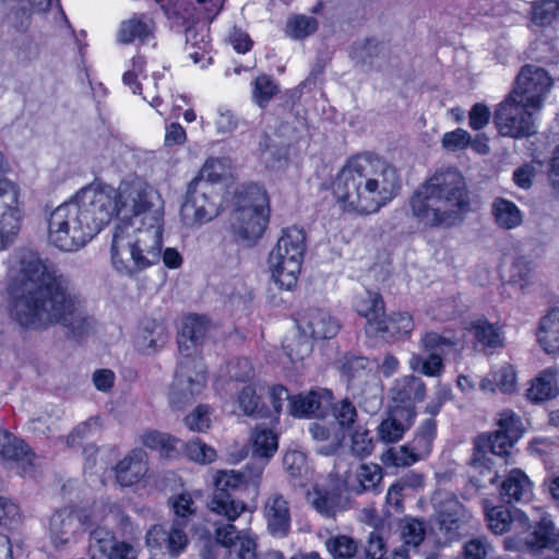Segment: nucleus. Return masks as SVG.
I'll return each mask as SVG.
<instances>
[{
	"label": "nucleus",
	"mask_w": 559,
	"mask_h": 559,
	"mask_svg": "<svg viewBox=\"0 0 559 559\" xmlns=\"http://www.w3.org/2000/svg\"><path fill=\"white\" fill-rule=\"evenodd\" d=\"M235 209L270 212L266 190L255 182L241 186L235 194Z\"/></svg>",
	"instance_id": "obj_34"
},
{
	"label": "nucleus",
	"mask_w": 559,
	"mask_h": 559,
	"mask_svg": "<svg viewBox=\"0 0 559 559\" xmlns=\"http://www.w3.org/2000/svg\"><path fill=\"white\" fill-rule=\"evenodd\" d=\"M414 329V321L407 312L383 316L372 329L370 335H380L385 340H399L408 336Z\"/></svg>",
	"instance_id": "obj_32"
},
{
	"label": "nucleus",
	"mask_w": 559,
	"mask_h": 559,
	"mask_svg": "<svg viewBox=\"0 0 559 559\" xmlns=\"http://www.w3.org/2000/svg\"><path fill=\"white\" fill-rule=\"evenodd\" d=\"M538 342L548 354L559 350V308H552L540 320Z\"/></svg>",
	"instance_id": "obj_38"
},
{
	"label": "nucleus",
	"mask_w": 559,
	"mask_h": 559,
	"mask_svg": "<svg viewBox=\"0 0 559 559\" xmlns=\"http://www.w3.org/2000/svg\"><path fill=\"white\" fill-rule=\"evenodd\" d=\"M264 462L248 463L243 471H219L216 473L215 490L209 502L212 512L224 515L226 521L234 522L245 510L246 504L240 498L243 492L258 495Z\"/></svg>",
	"instance_id": "obj_6"
},
{
	"label": "nucleus",
	"mask_w": 559,
	"mask_h": 559,
	"mask_svg": "<svg viewBox=\"0 0 559 559\" xmlns=\"http://www.w3.org/2000/svg\"><path fill=\"white\" fill-rule=\"evenodd\" d=\"M0 455L5 461L31 463L29 450L24 441L1 429Z\"/></svg>",
	"instance_id": "obj_40"
},
{
	"label": "nucleus",
	"mask_w": 559,
	"mask_h": 559,
	"mask_svg": "<svg viewBox=\"0 0 559 559\" xmlns=\"http://www.w3.org/2000/svg\"><path fill=\"white\" fill-rule=\"evenodd\" d=\"M399 528L405 546L416 549L425 539L426 524L421 520L405 516L400 521Z\"/></svg>",
	"instance_id": "obj_45"
},
{
	"label": "nucleus",
	"mask_w": 559,
	"mask_h": 559,
	"mask_svg": "<svg viewBox=\"0 0 559 559\" xmlns=\"http://www.w3.org/2000/svg\"><path fill=\"white\" fill-rule=\"evenodd\" d=\"M288 397L286 386H243L237 402L246 416L266 418L278 414Z\"/></svg>",
	"instance_id": "obj_14"
},
{
	"label": "nucleus",
	"mask_w": 559,
	"mask_h": 559,
	"mask_svg": "<svg viewBox=\"0 0 559 559\" xmlns=\"http://www.w3.org/2000/svg\"><path fill=\"white\" fill-rule=\"evenodd\" d=\"M252 441L253 453L249 463L263 461L265 467L277 450V436L267 428L257 427Z\"/></svg>",
	"instance_id": "obj_39"
},
{
	"label": "nucleus",
	"mask_w": 559,
	"mask_h": 559,
	"mask_svg": "<svg viewBox=\"0 0 559 559\" xmlns=\"http://www.w3.org/2000/svg\"><path fill=\"white\" fill-rule=\"evenodd\" d=\"M254 378V368L248 358H236L230 360L221 373L218 381L247 383Z\"/></svg>",
	"instance_id": "obj_44"
},
{
	"label": "nucleus",
	"mask_w": 559,
	"mask_h": 559,
	"mask_svg": "<svg viewBox=\"0 0 559 559\" xmlns=\"http://www.w3.org/2000/svg\"><path fill=\"white\" fill-rule=\"evenodd\" d=\"M472 331L477 343L484 348H497L503 344L500 328L486 320L476 321Z\"/></svg>",
	"instance_id": "obj_50"
},
{
	"label": "nucleus",
	"mask_w": 559,
	"mask_h": 559,
	"mask_svg": "<svg viewBox=\"0 0 559 559\" xmlns=\"http://www.w3.org/2000/svg\"><path fill=\"white\" fill-rule=\"evenodd\" d=\"M181 522L173 521L167 528L163 524L153 525L145 536L146 546L154 554H162L170 558L179 557L187 548L189 539Z\"/></svg>",
	"instance_id": "obj_17"
},
{
	"label": "nucleus",
	"mask_w": 559,
	"mask_h": 559,
	"mask_svg": "<svg viewBox=\"0 0 559 559\" xmlns=\"http://www.w3.org/2000/svg\"><path fill=\"white\" fill-rule=\"evenodd\" d=\"M526 544L538 554V559H559V530L547 516L539 520Z\"/></svg>",
	"instance_id": "obj_20"
},
{
	"label": "nucleus",
	"mask_w": 559,
	"mask_h": 559,
	"mask_svg": "<svg viewBox=\"0 0 559 559\" xmlns=\"http://www.w3.org/2000/svg\"><path fill=\"white\" fill-rule=\"evenodd\" d=\"M319 23L317 19L308 15H293L286 22L285 33L288 37L300 40L317 32Z\"/></svg>",
	"instance_id": "obj_48"
},
{
	"label": "nucleus",
	"mask_w": 559,
	"mask_h": 559,
	"mask_svg": "<svg viewBox=\"0 0 559 559\" xmlns=\"http://www.w3.org/2000/svg\"><path fill=\"white\" fill-rule=\"evenodd\" d=\"M187 427L192 431L202 432L210 428V407L207 405H199L193 413L185 418Z\"/></svg>",
	"instance_id": "obj_63"
},
{
	"label": "nucleus",
	"mask_w": 559,
	"mask_h": 559,
	"mask_svg": "<svg viewBox=\"0 0 559 559\" xmlns=\"http://www.w3.org/2000/svg\"><path fill=\"white\" fill-rule=\"evenodd\" d=\"M356 479L360 487L358 492L376 491L382 479V469L377 464H361L356 472Z\"/></svg>",
	"instance_id": "obj_56"
},
{
	"label": "nucleus",
	"mask_w": 559,
	"mask_h": 559,
	"mask_svg": "<svg viewBox=\"0 0 559 559\" xmlns=\"http://www.w3.org/2000/svg\"><path fill=\"white\" fill-rule=\"evenodd\" d=\"M491 213L496 224L503 229H513L523 222V214L519 206L504 198H496L491 204Z\"/></svg>",
	"instance_id": "obj_37"
},
{
	"label": "nucleus",
	"mask_w": 559,
	"mask_h": 559,
	"mask_svg": "<svg viewBox=\"0 0 559 559\" xmlns=\"http://www.w3.org/2000/svg\"><path fill=\"white\" fill-rule=\"evenodd\" d=\"M400 189L396 167L368 153L349 158L333 182L336 203L343 211L360 215L379 212L399 194Z\"/></svg>",
	"instance_id": "obj_3"
},
{
	"label": "nucleus",
	"mask_w": 559,
	"mask_h": 559,
	"mask_svg": "<svg viewBox=\"0 0 559 559\" xmlns=\"http://www.w3.org/2000/svg\"><path fill=\"white\" fill-rule=\"evenodd\" d=\"M436 431V420L433 418H428L420 424L414 438L407 442L421 460H425L431 452Z\"/></svg>",
	"instance_id": "obj_43"
},
{
	"label": "nucleus",
	"mask_w": 559,
	"mask_h": 559,
	"mask_svg": "<svg viewBox=\"0 0 559 559\" xmlns=\"http://www.w3.org/2000/svg\"><path fill=\"white\" fill-rule=\"evenodd\" d=\"M425 397V386H393L388 411H397L402 417L414 423L416 404Z\"/></svg>",
	"instance_id": "obj_29"
},
{
	"label": "nucleus",
	"mask_w": 559,
	"mask_h": 559,
	"mask_svg": "<svg viewBox=\"0 0 559 559\" xmlns=\"http://www.w3.org/2000/svg\"><path fill=\"white\" fill-rule=\"evenodd\" d=\"M386 48L374 39H366L353 47V58L369 67H380L379 58L384 56Z\"/></svg>",
	"instance_id": "obj_47"
},
{
	"label": "nucleus",
	"mask_w": 559,
	"mask_h": 559,
	"mask_svg": "<svg viewBox=\"0 0 559 559\" xmlns=\"http://www.w3.org/2000/svg\"><path fill=\"white\" fill-rule=\"evenodd\" d=\"M95 522L85 509L64 507L56 510L49 520V534L55 547L76 543Z\"/></svg>",
	"instance_id": "obj_12"
},
{
	"label": "nucleus",
	"mask_w": 559,
	"mask_h": 559,
	"mask_svg": "<svg viewBox=\"0 0 559 559\" xmlns=\"http://www.w3.org/2000/svg\"><path fill=\"white\" fill-rule=\"evenodd\" d=\"M471 205L464 176L455 168L440 169L413 192V219L425 228H451L463 221Z\"/></svg>",
	"instance_id": "obj_4"
},
{
	"label": "nucleus",
	"mask_w": 559,
	"mask_h": 559,
	"mask_svg": "<svg viewBox=\"0 0 559 559\" xmlns=\"http://www.w3.org/2000/svg\"><path fill=\"white\" fill-rule=\"evenodd\" d=\"M354 308L359 316L366 318L367 334L372 333L374 325L384 316V301L377 292L366 290L357 296L354 301Z\"/></svg>",
	"instance_id": "obj_33"
},
{
	"label": "nucleus",
	"mask_w": 559,
	"mask_h": 559,
	"mask_svg": "<svg viewBox=\"0 0 559 559\" xmlns=\"http://www.w3.org/2000/svg\"><path fill=\"white\" fill-rule=\"evenodd\" d=\"M167 338L168 334L165 326L155 320H150L144 322L141 328L138 343L142 349L155 352L166 343Z\"/></svg>",
	"instance_id": "obj_41"
},
{
	"label": "nucleus",
	"mask_w": 559,
	"mask_h": 559,
	"mask_svg": "<svg viewBox=\"0 0 559 559\" xmlns=\"http://www.w3.org/2000/svg\"><path fill=\"white\" fill-rule=\"evenodd\" d=\"M432 504L440 534L448 542L459 539L471 520V513L455 495L448 491H437Z\"/></svg>",
	"instance_id": "obj_13"
},
{
	"label": "nucleus",
	"mask_w": 559,
	"mask_h": 559,
	"mask_svg": "<svg viewBox=\"0 0 559 559\" xmlns=\"http://www.w3.org/2000/svg\"><path fill=\"white\" fill-rule=\"evenodd\" d=\"M169 504L174 511V521L181 522V527L186 530L189 518L195 514V504L191 493L181 492L169 498Z\"/></svg>",
	"instance_id": "obj_54"
},
{
	"label": "nucleus",
	"mask_w": 559,
	"mask_h": 559,
	"mask_svg": "<svg viewBox=\"0 0 559 559\" xmlns=\"http://www.w3.org/2000/svg\"><path fill=\"white\" fill-rule=\"evenodd\" d=\"M533 496V484L527 475L514 468L501 483L500 497L504 503L528 502Z\"/></svg>",
	"instance_id": "obj_27"
},
{
	"label": "nucleus",
	"mask_w": 559,
	"mask_h": 559,
	"mask_svg": "<svg viewBox=\"0 0 559 559\" xmlns=\"http://www.w3.org/2000/svg\"><path fill=\"white\" fill-rule=\"evenodd\" d=\"M100 418L97 416L91 417L90 419L81 423L73 429V431L67 438V443L70 447H74L79 444L81 440L98 432L100 430Z\"/></svg>",
	"instance_id": "obj_61"
},
{
	"label": "nucleus",
	"mask_w": 559,
	"mask_h": 559,
	"mask_svg": "<svg viewBox=\"0 0 559 559\" xmlns=\"http://www.w3.org/2000/svg\"><path fill=\"white\" fill-rule=\"evenodd\" d=\"M287 400L294 416L323 418L332 406V392L328 389L311 390L306 394L289 396Z\"/></svg>",
	"instance_id": "obj_19"
},
{
	"label": "nucleus",
	"mask_w": 559,
	"mask_h": 559,
	"mask_svg": "<svg viewBox=\"0 0 559 559\" xmlns=\"http://www.w3.org/2000/svg\"><path fill=\"white\" fill-rule=\"evenodd\" d=\"M305 252V230L296 226L284 228L269 255L272 277L280 288L292 290L296 286Z\"/></svg>",
	"instance_id": "obj_8"
},
{
	"label": "nucleus",
	"mask_w": 559,
	"mask_h": 559,
	"mask_svg": "<svg viewBox=\"0 0 559 559\" xmlns=\"http://www.w3.org/2000/svg\"><path fill=\"white\" fill-rule=\"evenodd\" d=\"M332 411L343 433L350 431L357 418V411L353 403L348 399H344L340 403L335 404Z\"/></svg>",
	"instance_id": "obj_59"
},
{
	"label": "nucleus",
	"mask_w": 559,
	"mask_h": 559,
	"mask_svg": "<svg viewBox=\"0 0 559 559\" xmlns=\"http://www.w3.org/2000/svg\"><path fill=\"white\" fill-rule=\"evenodd\" d=\"M537 112L508 94L497 105L492 114V121L501 136L525 139L537 133L535 123Z\"/></svg>",
	"instance_id": "obj_10"
},
{
	"label": "nucleus",
	"mask_w": 559,
	"mask_h": 559,
	"mask_svg": "<svg viewBox=\"0 0 559 559\" xmlns=\"http://www.w3.org/2000/svg\"><path fill=\"white\" fill-rule=\"evenodd\" d=\"M278 93L280 85L271 75L261 74L252 82V100L262 109Z\"/></svg>",
	"instance_id": "obj_46"
},
{
	"label": "nucleus",
	"mask_w": 559,
	"mask_h": 559,
	"mask_svg": "<svg viewBox=\"0 0 559 559\" xmlns=\"http://www.w3.org/2000/svg\"><path fill=\"white\" fill-rule=\"evenodd\" d=\"M217 539L226 547L224 559H257L255 539L233 522L217 525Z\"/></svg>",
	"instance_id": "obj_18"
},
{
	"label": "nucleus",
	"mask_w": 559,
	"mask_h": 559,
	"mask_svg": "<svg viewBox=\"0 0 559 559\" xmlns=\"http://www.w3.org/2000/svg\"><path fill=\"white\" fill-rule=\"evenodd\" d=\"M187 455L194 462L207 464L215 460L216 452L200 439L191 440L186 447Z\"/></svg>",
	"instance_id": "obj_62"
},
{
	"label": "nucleus",
	"mask_w": 559,
	"mask_h": 559,
	"mask_svg": "<svg viewBox=\"0 0 559 559\" xmlns=\"http://www.w3.org/2000/svg\"><path fill=\"white\" fill-rule=\"evenodd\" d=\"M534 270L535 266L531 260L525 257L516 258L510 269L509 283L525 290L533 283Z\"/></svg>",
	"instance_id": "obj_52"
},
{
	"label": "nucleus",
	"mask_w": 559,
	"mask_h": 559,
	"mask_svg": "<svg viewBox=\"0 0 559 559\" xmlns=\"http://www.w3.org/2000/svg\"><path fill=\"white\" fill-rule=\"evenodd\" d=\"M296 325L299 336L286 338L283 348L296 373H301L305 360L312 353V342L333 338L338 333L341 324L328 310L309 308L298 314Z\"/></svg>",
	"instance_id": "obj_7"
},
{
	"label": "nucleus",
	"mask_w": 559,
	"mask_h": 559,
	"mask_svg": "<svg viewBox=\"0 0 559 559\" xmlns=\"http://www.w3.org/2000/svg\"><path fill=\"white\" fill-rule=\"evenodd\" d=\"M12 318L27 329L59 324L73 337L91 328L83 301L58 266L32 250L19 253L17 266L8 285Z\"/></svg>",
	"instance_id": "obj_1"
},
{
	"label": "nucleus",
	"mask_w": 559,
	"mask_h": 559,
	"mask_svg": "<svg viewBox=\"0 0 559 559\" xmlns=\"http://www.w3.org/2000/svg\"><path fill=\"white\" fill-rule=\"evenodd\" d=\"M341 372V380L350 382H366L369 373L374 369V362L366 357L344 356L336 362Z\"/></svg>",
	"instance_id": "obj_35"
},
{
	"label": "nucleus",
	"mask_w": 559,
	"mask_h": 559,
	"mask_svg": "<svg viewBox=\"0 0 559 559\" xmlns=\"http://www.w3.org/2000/svg\"><path fill=\"white\" fill-rule=\"evenodd\" d=\"M88 531V551L92 559H105L117 543L114 534L103 526H93Z\"/></svg>",
	"instance_id": "obj_42"
},
{
	"label": "nucleus",
	"mask_w": 559,
	"mask_h": 559,
	"mask_svg": "<svg viewBox=\"0 0 559 559\" xmlns=\"http://www.w3.org/2000/svg\"><path fill=\"white\" fill-rule=\"evenodd\" d=\"M264 518L269 533L278 538L286 537L290 531L289 502L281 493H272L264 504Z\"/></svg>",
	"instance_id": "obj_23"
},
{
	"label": "nucleus",
	"mask_w": 559,
	"mask_h": 559,
	"mask_svg": "<svg viewBox=\"0 0 559 559\" xmlns=\"http://www.w3.org/2000/svg\"><path fill=\"white\" fill-rule=\"evenodd\" d=\"M147 472L146 453L143 449L132 450L116 465L117 481L121 486H132Z\"/></svg>",
	"instance_id": "obj_31"
},
{
	"label": "nucleus",
	"mask_w": 559,
	"mask_h": 559,
	"mask_svg": "<svg viewBox=\"0 0 559 559\" xmlns=\"http://www.w3.org/2000/svg\"><path fill=\"white\" fill-rule=\"evenodd\" d=\"M230 169V159L227 157H210L203 165L200 176L197 178H203L209 181L212 186L219 182L225 178Z\"/></svg>",
	"instance_id": "obj_53"
},
{
	"label": "nucleus",
	"mask_w": 559,
	"mask_h": 559,
	"mask_svg": "<svg viewBox=\"0 0 559 559\" xmlns=\"http://www.w3.org/2000/svg\"><path fill=\"white\" fill-rule=\"evenodd\" d=\"M107 199L96 195L94 185L81 188L48 217V239L61 251L73 252L90 242L106 226Z\"/></svg>",
	"instance_id": "obj_5"
},
{
	"label": "nucleus",
	"mask_w": 559,
	"mask_h": 559,
	"mask_svg": "<svg viewBox=\"0 0 559 559\" xmlns=\"http://www.w3.org/2000/svg\"><path fill=\"white\" fill-rule=\"evenodd\" d=\"M156 23L146 13H134L130 19L120 23L117 31V41L122 45L139 40L141 44L154 38Z\"/></svg>",
	"instance_id": "obj_26"
},
{
	"label": "nucleus",
	"mask_w": 559,
	"mask_h": 559,
	"mask_svg": "<svg viewBox=\"0 0 559 559\" xmlns=\"http://www.w3.org/2000/svg\"><path fill=\"white\" fill-rule=\"evenodd\" d=\"M164 12L171 29L185 32L186 44L198 50L189 55L194 63H199L210 49L209 28L197 23L194 0H154Z\"/></svg>",
	"instance_id": "obj_9"
},
{
	"label": "nucleus",
	"mask_w": 559,
	"mask_h": 559,
	"mask_svg": "<svg viewBox=\"0 0 559 559\" xmlns=\"http://www.w3.org/2000/svg\"><path fill=\"white\" fill-rule=\"evenodd\" d=\"M423 346L428 353L427 358L413 356L409 366L413 371L428 377H436L443 370L442 355L454 349L456 342L438 333H426L421 338Z\"/></svg>",
	"instance_id": "obj_16"
},
{
	"label": "nucleus",
	"mask_w": 559,
	"mask_h": 559,
	"mask_svg": "<svg viewBox=\"0 0 559 559\" xmlns=\"http://www.w3.org/2000/svg\"><path fill=\"white\" fill-rule=\"evenodd\" d=\"M366 559H407L406 551L395 549L392 554L388 552L385 542L377 532H371L364 548Z\"/></svg>",
	"instance_id": "obj_49"
},
{
	"label": "nucleus",
	"mask_w": 559,
	"mask_h": 559,
	"mask_svg": "<svg viewBox=\"0 0 559 559\" xmlns=\"http://www.w3.org/2000/svg\"><path fill=\"white\" fill-rule=\"evenodd\" d=\"M488 527L497 535H501L510 530L512 520L508 510L502 507H495L486 513Z\"/></svg>",
	"instance_id": "obj_60"
},
{
	"label": "nucleus",
	"mask_w": 559,
	"mask_h": 559,
	"mask_svg": "<svg viewBox=\"0 0 559 559\" xmlns=\"http://www.w3.org/2000/svg\"><path fill=\"white\" fill-rule=\"evenodd\" d=\"M552 86V79L546 70L533 64L524 66L515 79L510 96L520 99L528 108L538 112Z\"/></svg>",
	"instance_id": "obj_15"
},
{
	"label": "nucleus",
	"mask_w": 559,
	"mask_h": 559,
	"mask_svg": "<svg viewBox=\"0 0 559 559\" xmlns=\"http://www.w3.org/2000/svg\"><path fill=\"white\" fill-rule=\"evenodd\" d=\"M270 212L235 209L231 215V227L237 237L243 241L255 242L262 237Z\"/></svg>",
	"instance_id": "obj_21"
},
{
	"label": "nucleus",
	"mask_w": 559,
	"mask_h": 559,
	"mask_svg": "<svg viewBox=\"0 0 559 559\" xmlns=\"http://www.w3.org/2000/svg\"><path fill=\"white\" fill-rule=\"evenodd\" d=\"M413 424V421L403 418L396 409L388 411L386 417L378 426V439L383 443H395L404 437Z\"/></svg>",
	"instance_id": "obj_36"
},
{
	"label": "nucleus",
	"mask_w": 559,
	"mask_h": 559,
	"mask_svg": "<svg viewBox=\"0 0 559 559\" xmlns=\"http://www.w3.org/2000/svg\"><path fill=\"white\" fill-rule=\"evenodd\" d=\"M221 198L215 186L203 178H194L188 186L180 209L183 223L188 226L202 225L219 213Z\"/></svg>",
	"instance_id": "obj_11"
},
{
	"label": "nucleus",
	"mask_w": 559,
	"mask_h": 559,
	"mask_svg": "<svg viewBox=\"0 0 559 559\" xmlns=\"http://www.w3.org/2000/svg\"><path fill=\"white\" fill-rule=\"evenodd\" d=\"M23 218L19 186L7 178H0V223L21 229Z\"/></svg>",
	"instance_id": "obj_24"
},
{
	"label": "nucleus",
	"mask_w": 559,
	"mask_h": 559,
	"mask_svg": "<svg viewBox=\"0 0 559 559\" xmlns=\"http://www.w3.org/2000/svg\"><path fill=\"white\" fill-rule=\"evenodd\" d=\"M419 461L421 459L408 443L391 448L382 454V463L386 466L408 467Z\"/></svg>",
	"instance_id": "obj_51"
},
{
	"label": "nucleus",
	"mask_w": 559,
	"mask_h": 559,
	"mask_svg": "<svg viewBox=\"0 0 559 559\" xmlns=\"http://www.w3.org/2000/svg\"><path fill=\"white\" fill-rule=\"evenodd\" d=\"M515 441L496 430L493 433L483 435L476 439L473 462L475 465L493 464L488 454L503 459L510 454Z\"/></svg>",
	"instance_id": "obj_25"
},
{
	"label": "nucleus",
	"mask_w": 559,
	"mask_h": 559,
	"mask_svg": "<svg viewBox=\"0 0 559 559\" xmlns=\"http://www.w3.org/2000/svg\"><path fill=\"white\" fill-rule=\"evenodd\" d=\"M559 16V0H542L532 7L531 21L538 26L550 25Z\"/></svg>",
	"instance_id": "obj_55"
},
{
	"label": "nucleus",
	"mask_w": 559,
	"mask_h": 559,
	"mask_svg": "<svg viewBox=\"0 0 559 559\" xmlns=\"http://www.w3.org/2000/svg\"><path fill=\"white\" fill-rule=\"evenodd\" d=\"M95 194L106 202V225L114 216L120 218L115 226L110 246V260L115 271L134 277L159 262L163 218L150 212L146 189L140 180H123L117 189L109 185H94Z\"/></svg>",
	"instance_id": "obj_2"
},
{
	"label": "nucleus",
	"mask_w": 559,
	"mask_h": 559,
	"mask_svg": "<svg viewBox=\"0 0 559 559\" xmlns=\"http://www.w3.org/2000/svg\"><path fill=\"white\" fill-rule=\"evenodd\" d=\"M175 379L178 384H204L207 370L200 353H180Z\"/></svg>",
	"instance_id": "obj_30"
},
{
	"label": "nucleus",
	"mask_w": 559,
	"mask_h": 559,
	"mask_svg": "<svg viewBox=\"0 0 559 559\" xmlns=\"http://www.w3.org/2000/svg\"><path fill=\"white\" fill-rule=\"evenodd\" d=\"M498 431L506 435L515 442L523 435V425L519 416L511 411L499 413L497 419Z\"/></svg>",
	"instance_id": "obj_58"
},
{
	"label": "nucleus",
	"mask_w": 559,
	"mask_h": 559,
	"mask_svg": "<svg viewBox=\"0 0 559 559\" xmlns=\"http://www.w3.org/2000/svg\"><path fill=\"white\" fill-rule=\"evenodd\" d=\"M326 548L334 559H352L358 552L357 543L345 535H340L326 540Z\"/></svg>",
	"instance_id": "obj_57"
},
{
	"label": "nucleus",
	"mask_w": 559,
	"mask_h": 559,
	"mask_svg": "<svg viewBox=\"0 0 559 559\" xmlns=\"http://www.w3.org/2000/svg\"><path fill=\"white\" fill-rule=\"evenodd\" d=\"M471 143V134L462 129L457 128L454 131L447 132L442 138V146L447 151H460L467 147Z\"/></svg>",
	"instance_id": "obj_64"
},
{
	"label": "nucleus",
	"mask_w": 559,
	"mask_h": 559,
	"mask_svg": "<svg viewBox=\"0 0 559 559\" xmlns=\"http://www.w3.org/2000/svg\"><path fill=\"white\" fill-rule=\"evenodd\" d=\"M210 330L211 322L206 317L200 314L186 317L178 334L179 353H186L187 355L189 353H200Z\"/></svg>",
	"instance_id": "obj_22"
},
{
	"label": "nucleus",
	"mask_w": 559,
	"mask_h": 559,
	"mask_svg": "<svg viewBox=\"0 0 559 559\" xmlns=\"http://www.w3.org/2000/svg\"><path fill=\"white\" fill-rule=\"evenodd\" d=\"M309 502L321 516L332 519L347 508L348 500L336 488L316 487L309 493Z\"/></svg>",
	"instance_id": "obj_28"
}]
</instances>
